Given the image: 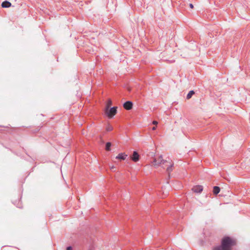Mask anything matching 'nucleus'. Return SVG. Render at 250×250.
I'll use <instances>...</instances> for the list:
<instances>
[{
    "label": "nucleus",
    "instance_id": "1",
    "mask_svg": "<svg viewBox=\"0 0 250 250\" xmlns=\"http://www.w3.org/2000/svg\"><path fill=\"white\" fill-rule=\"evenodd\" d=\"M235 242L229 236L224 237L221 240V245L213 248V250H231Z\"/></svg>",
    "mask_w": 250,
    "mask_h": 250
},
{
    "label": "nucleus",
    "instance_id": "2",
    "mask_svg": "<svg viewBox=\"0 0 250 250\" xmlns=\"http://www.w3.org/2000/svg\"><path fill=\"white\" fill-rule=\"evenodd\" d=\"M117 107L113 106L112 107H106L105 113L109 118H112L117 112Z\"/></svg>",
    "mask_w": 250,
    "mask_h": 250
},
{
    "label": "nucleus",
    "instance_id": "3",
    "mask_svg": "<svg viewBox=\"0 0 250 250\" xmlns=\"http://www.w3.org/2000/svg\"><path fill=\"white\" fill-rule=\"evenodd\" d=\"M166 161L164 160L162 158V156L160 155L157 158H154L152 162V165L155 167H158L161 164H164Z\"/></svg>",
    "mask_w": 250,
    "mask_h": 250
},
{
    "label": "nucleus",
    "instance_id": "4",
    "mask_svg": "<svg viewBox=\"0 0 250 250\" xmlns=\"http://www.w3.org/2000/svg\"><path fill=\"white\" fill-rule=\"evenodd\" d=\"M123 106L126 110H129L132 108L133 103L131 101H127L123 104Z\"/></svg>",
    "mask_w": 250,
    "mask_h": 250
},
{
    "label": "nucleus",
    "instance_id": "5",
    "mask_svg": "<svg viewBox=\"0 0 250 250\" xmlns=\"http://www.w3.org/2000/svg\"><path fill=\"white\" fill-rule=\"evenodd\" d=\"M192 190L195 193H200L203 191V187L201 185L195 186L192 188Z\"/></svg>",
    "mask_w": 250,
    "mask_h": 250
},
{
    "label": "nucleus",
    "instance_id": "6",
    "mask_svg": "<svg viewBox=\"0 0 250 250\" xmlns=\"http://www.w3.org/2000/svg\"><path fill=\"white\" fill-rule=\"evenodd\" d=\"M131 159L134 162H136L139 160V155L137 151H134L133 152V154L131 156Z\"/></svg>",
    "mask_w": 250,
    "mask_h": 250
},
{
    "label": "nucleus",
    "instance_id": "7",
    "mask_svg": "<svg viewBox=\"0 0 250 250\" xmlns=\"http://www.w3.org/2000/svg\"><path fill=\"white\" fill-rule=\"evenodd\" d=\"M127 155L124 153H119L116 157V159H119L121 160H125L127 157Z\"/></svg>",
    "mask_w": 250,
    "mask_h": 250
},
{
    "label": "nucleus",
    "instance_id": "8",
    "mask_svg": "<svg viewBox=\"0 0 250 250\" xmlns=\"http://www.w3.org/2000/svg\"><path fill=\"white\" fill-rule=\"evenodd\" d=\"M11 5V3L7 0H5L1 3V6L3 8H9Z\"/></svg>",
    "mask_w": 250,
    "mask_h": 250
},
{
    "label": "nucleus",
    "instance_id": "9",
    "mask_svg": "<svg viewBox=\"0 0 250 250\" xmlns=\"http://www.w3.org/2000/svg\"><path fill=\"white\" fill-rule=\"evenodd\" d=\"M220 191V188L218 186H214L213 188V192L215 195H217L219 193Z\"/></svg>",
    "mask_w": 250,
    "mask_h": 250
},
{
    "label": "nucleus",
    "instance_id": "10",
    "mask_svg": "<svg viewBox=\"0 0 250 250\" xmlns=\"http://www.w3.org/2000/svg\"><path fill=\"white\" fill-rule=\"evenodd\" d=\"M195 93L194 91L193 90H190L189 91V92L188 93V94H187V99H189L191 98V97L192 96V95Z\"/></svg>",
    "mask_w": 250,
    "mask_h": 250
},
{
    "label": "nucleus",
    "instance_id": "11",
    "mask_svg": "<svg viewBox=\"0 0 250 250\" xmlns=\"http://www.w3.org/2000/svg\"><path fill=\"white\" fill-rule=\"evenodd\" d=\"M111 146V143L110 142H107L105 144L106 150L110 151Z\"/></svg>",
    "mask_w": 250,
    "mask_h": 250
},
{
    "label": "nucleus",
    "instance_id": "12",
    "mask_svg": "<svg viewBox=\"0 0 250 250\" xmlns=\"http://www.w3.org/2000/svg\"><path fill=\"white\" fill-rule=\"evenodd\" d=\"M173 166V164H171L170 165V166H169L167 168V172L169 173L171 171H172V167Z\"/></svg>",
    "mask_w": 250,
    "mask_h": 250
},
{
    "label": "nucleus",
    "instance_id": "13",
    "mask_svg": "<svg viewBox=\"0 0 250 250\" xmlns=\"http://www.w3.org/2000/svg\"><path fill=\"white\" fill-rule=\"evenodd\" d=\"M107 131H110L113 130V127L110 125H108L106 127Z\"/></svg>",
    "mask_w": 250,
    "mask_h": 250
},
{
    "label": "nucleus",
    "instance_id": "14",
    "mask_svg": "<svg viewBox=\"0 0 250 250\" xmlns=\"http://www.w3.org/2000/svg\"><path fill=\"white\" fill-rule=\"evenodd\" d=\"M111 105H112V101L110 100H109L106 104V107H109H109H110V106Z\"/></svg>",
    "mask_w": 250,
    "mask_h": 250
},
{
    "label": "nucleus",
    "instance_id": "15",
    "mask_svg": "<svg viewBox=\"0 0 250 250\" xmlns=\"http://www.w3.org/2000/svg\"><path fill=\"white\" fill-rule=\"evenodd\" d=\"M66 250H72V247L71 246H68L66 248Z\"/></svg>",
    "mask_w": 250,
    "mask_h": 250
},
{
    "label": "nucleus",
    "instance_id": "16",
    "mask_svg": "<svg viewBox=\"0 0 250 250\" xmlns=\"http://www.w3.org/2000/svg\"><path fill=\"white\" fill-rule=\"evenodd\" d=\"M189 6L190 8L191 9L193 8V7H194V6L192 3H190L189 4Z\"/></svg>",
    "mask_w": 250,
    "mask_h": 250
},
{
    "label": "nucleus",
    "instance_id": "17",
    "mask_svg": "<svg viewBox=\"0 0 250 250\" xmlns=\"http://www.w3.org/2000/svg\"><path fill=\"white\" fill-rule=\"evenodd\" d=\"M152 123L154 125H157L158 124V122L156 121H154Z\"/></svg>",
    "mask_w": 250,
    "mask_h": 250
},
{
    "label": "nucleus",
    "instance_id": "18",
    "mask_svg": "<svg viewBox=\"0 0 250 250\" xmlns=\"http://www.w3.org/2000/svg\"><path fill=\"white\" fill-rule=\"evenodd\" d=\"M169 62H170V63H172V62H174V60H171V61H169Z\"/></svg>",
    "mask_w": 250,
    "mask_h": 250
},
{
    "label": "nucleus",
    "instance_id": "19",
    "mask_svg": "<svg viewBox=\"0 0 250 250\" xmlns=\"http://www.w3.org/2000/svg\"><path fill=\"white\" fill-rule=\"evenodd\" d=\"M152 130H155V129H156V126H154V127H152Z\"/></svg>",
    "mask_w": 250,
    "mask_h": 250
},
{
    "label": "nucleus",
    "instance_id": "20",
    "mask_svg": "<svg viewBox=\"0 0 250 250\" xmlns=\"http://www.w3.org/2000/svg\"><path fill=\"white\" fill-rule=\"evenodd\" d=\"M166 250H173L172 249L168 248Z\"/></svg>",
    "mask_w": 250,
    "mask_h": 250
}]
</instances>
